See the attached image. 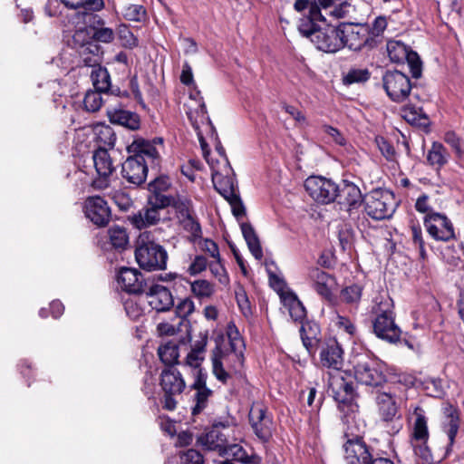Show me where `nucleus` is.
<instances>
[{"mask_svg":"<svg viewBox=\"0 0 464 464\" xmlns=\"http://www.w3.org/2000/svg\"><path fill=\"white\" fill-rule=\"evenodd\" d=\"M128 151L132 153L121 165L122 177L134 185L145 182L148 174V166H158L160 152L155 145L143 139L135 140L128 146Z\"/></svg>","mask_w":464,"mask_h":464,"instance_id":"obj_1","label":"nucleus"},{"mask_svg":"<svg viewBox=\"0 0 464 464\" xmlns=\"http://www.w3.org/2000/svg\"><path fill=\"white\" fill-rule=\"evenodd\" d=\"M372 325L374 334L388 343H397L401 330L395 323L393 302L389 296H377L371 309Z\"/></svg>","mask_w":464,"mask_h":464,"instance_id":"obj_2","label":"nucleus"},{"mask_svg":"<svg viewBox=\"0 0 464 464\" xmlns=\"http://www.w3.org/2000/svg\"><path fill=\"white\" fill-rule=\"evenodd\" d=\"M211 362L214 376L223 384H227L232 375L242 367L244 358L241 351L229 349L223 339H217Z\"/></svg>","mask_w":464,"mask_h":464,"instance_id":"obj_3","label":"nucleus"},{"mask_svg":"<svg viewBox=\"0 0 464 464\" xmlns=\"http://www.w3.org/2000/svg\"><path fill=\"white\" fill-rule=\"evenodd\" d=\"M135 259L144 270H163L167 266L168 254L162 246L153 240L151 233L145 231L137 238Z\"/></svg>","mask_w":464,"mask_h":464,"instance_id":"obj_4","label":"nucleus"},{"mask_svg":"<svg viewBox=\"0 0 464 464\" xmlns=\"http://www.w3.org/2000/svg\"><path fill=\"white\" fill-rule=\"evenodd\" d=\"M413 422L410 431V444L414 455L423 464H430L433 461L431 450L428 445L430 431L428 418L423 409L417 407L413 411Z\"/></svg>","mask_w":464,"mask_h":464,"instance_id":"obj_5","label":"nucleus"},{"mask_svg":"<svg viewBox=\"0 0 464 464\" xmlns=\"http://www.w3.org/2000/svg\"><path fill=\"white\" fill-rule=\"evenodd\" d=\"M364 210L375 220L388 219L397 208L394 194L388 189H374L364 198Z\"/></svg>","mask_w":464,"mask_h":464,"instance_id":"obj_6","label":"nucleus"},{"mask_svg":"<svg viewBox=\"0 0 464 464\" xmlns=\"http://www.w3.org/2000/svg\"><path fill=\"white\" fill-rule=\"evenodd\" d=\"M160 384L163 391V408L174 411L178 404L176 397L180 395L186 388L182 374L175 367H165L160 373Z\"/></svg>","mask_w":464,"mask_h":464,"instance_id":"obj_7","label":"nucleus"},{"mask_svg":"<svg viewBox=\"0 0 464 464\" xmlns=\"http://www.w3.org/2000/svg\"><path fill=\"white\" fill-rule=\"evenodd\" d=\"M385 365L375 359L360 360L354 366V378L362 384L378 387L386 382Z\"/></svg>","mask_w":464,"mask_h":464,"instance_id":"obj_8","label":"nucleus"},{"mask_svg":"<svg viewBox=\"0 0 464 464\" xmlns=\"http://www.w3.org/2000/svg\"><path fill=\"white\" fill-rule=\"evenodd\" d=\"M383 88L389 98L402 102L411 96L412 85L410 78L400 71H388L382 77Z\"/></svg>","mask_w":464,"mask_h":464,"instance_id":"obj_9","label":"nucleus"},{"mask_svg":"<svg viewBox=\"0 0 464 464\" xmlns=\"http://www.w3.org/2000/svg\"><path fill=\"white\" fill-rule=\"evenodd\" d=\"M304 188L309 196L320 204H329L337 198L338 185L321 176L308 177Z\"/></svg>","mask_w":464,"mask_h":464,"instance_id":"obj_10","label":"nucleus"},{"mask_svg":"<svg viewBox=\"0 0 464 464\" xmlns=\"http://www.w3.org/2000/svg\"><path fill=\"white\" fill-rule=\"evenodd\" d=\"M97 177L92 179L91 187L96 190H103L111 185V176L115 170L112 160L105 148L94 150L92 155Z\"/></svg>","mask_w":464,"mask_h":464,"instance_id":"obj_11","label":"nucleus"},{"mask_svg":"<svg viewBox=\"0 0 464 464\" xmlns=\"http://www.w3.org/2000/svg\"><path fill=\"white\" fill-rule=\"evenodd\" d=\"M387 53L393 63L407 62L411 75L418 79L421 76L422 63L416 52L408 50V47L400 41H390L387 44Z\"/></svg>","mask_w":464,"mask_h":464,"instance_id":"obj_12","label":"nucleus"},{"mask_svg":"<svg viewBox=\"0 0 464 464\" xmlns=\"http://www.w3.org/2000/svg\"><path fill=\"white\" fill-rule=\"evenodd\" d=\"M341 36L343 47L353 51H360L366 46L372 48L374 42L369 34L368 28L358 24H342Z\"/></svg>","mask_w":464,"mask_h":464,"instance_id":"obj_13","label":"nucleus"},{"mask_svg":"<svg viewBox=\"0 0 464 464\" xmlns=\"http://www.w3.org/2000/svg\"><path fill=\"white\" fill-rule=\"evenodd\" d=\"M315 47L324 53H336L343 48V42L341 36V25L334 26L327 24L317 29L314 33L313 42Z\"/></svg>","mask_w":464,"mask_h":464,"instance_id":"obj_14","label":"nucleus"},{"mask_svg":"<svg viewBox=\"0 0 464 464\" xmlns=\"http://www.w3.org/2000/svg\"><path fill=\"white\" fill-rule=\"evenodd\" d=\"M208 373L205 370H198L190 389L195 392L192 401L194 405L191 408L192 415L201 413L208 405L209 399L213 395V391L207 386Z\"/></svg>","mask_w":464,"mask_h":464,"instance_id":"obj_15","label":"nucleus"},{"mask_svg":"<svg viewBox=\"0 0 464 464\" xmlns=\"http://www.w3.org/2000/svg\"><path fill=\"white\" fill-rule=\"evenodd\" d=\"M85 216L97 227H105L111 219L108 203L100 196L88 197L83 206Z\"/></svg>","mask_w":464,"mask_h":464,"instance_id":"obj_16","label":"nucleus"},{"mask_svg":"<svg viewBox=\"0 0 464 464\" xmlns=\"http://www.w3.org/2000/svg\"><path fill=\"white\" fill-rule=\"evenodd\" d=\"M424 223L429 234L437 240L448 241L455 236L452 223L443 214L429 213Z\"/></svg>","mask_w":464,"mask_h":464,"instance_id":"obj_17","label":"nucleus"},{"mask_svg":"<svg viewBox=\"0 0 464 464\" xmlns=\"http://www.w3.org/2000/svg\"><path fill=\"white\" fill-rule=\"evenodd\" d=\"M171 188V181L168 176L160 175L155 178L148 185L150 196L148 204L155 207H169L173 202V197L166 193Z\"/></svg>","mask_w":464,"mask_h":464,"instance_id":"obj_18","label":"nucleus"},{"mask_svg":"<svg viewBox=\"0 0 464 464\" xmlns=\"http://www.w3.org/2000/svg\"><path fill=\"white\" fill-rule=\"evenodd\" d=\"M343 351L339 343L333 338L325 340L320 348V364L324 368L340 370L343 364Z\"/></svg>","mask_w":464,"mask_h":464,"instance_id":"obj_19","label":"nucleus"},{"mask_svg":"<svg viewBox=\"0 0 464 464\" xmlns=\"http://www.w3.org/2000/svg\"><path fill=\"white\" fill-rule=\"evenodd\" d=\"M343 450L344 459L348 464H369L374 457L371 448L361 438L348 440Z\"/></svg>","mask_w":464,"mask_h":464,"instance_id":"obj_20","label":"nucleus"},{"mask_svg":"<svg viewBox=\"0 0 464 464\" xmlns=\"http://www.w3.org/2000/svg\"><path fill=\"white\" fill-rule=\"evenodd\" d=\"M219 427H226L222 422L215 423L210 430L198 438V442L205 450L217 451L219 456L227 454V448L229 443L227 435L219 430Z\"/></svg>","mask_w":464,"mask_h":464,"instance_id":"obj_21","label":"nucleus"},{"mask_svg":"<svg viewBox=\"0 0 464 464\" xmlns=\"http://www.w3.org/2000/svg\"><path fill=\"white\" fill-rule=\"evenodd\" d=\"M149 305L157 312H167L174 305V298L170 290L159 284L150 285L146 291Z\"/></svg>","mask_w":464,"mask_h":464,"instance_id":"obj_22","label":"nucleus"},{"mask_svg":"<svg viewBox=\"0 0 464 464\" xmlns=\"http://www.w3.org/2000/svg\"><path fill=\"white\" fill-rule=\"evenodd\" d=\"M249 421L256 436L263 442H267L273 435L272 419L266 415L262 407H252L249 412Z\"/></svg>","mask_w":464,"mask_h":464,"instance_id":"obj_23","label":"nucleus"},{"mask_svg":"<svg viewBox=\"0 0 464 464\" xmlns=\"http://www.w3.org/2000/svg\"><path fill=\"white\" fill-rule=\"evenodd\" d=\"M308 276L313 282V286L316 293L322 297L330 300L333 295V290L336 285L334 277L318 267H312L309 270Z\"/></svg>","mask_w":464,"mask_h":464,"instance_id":"obj_24","label":"nucleus"},{"mask_svg":"<svg viewBox=\"0 0 464 464\" xmlns=\"http://www.w3.org/2000/svg\"><path fill=\"white\" fill-rule=\"evenodd\" d=\"M118 282L121 288L130 294H140L144 290V277L135 268L122 267L120 270Z\"/></svg>","mask_w":464,"mask_h":464,"instance_id":"obj_25","label":"nucleus"},{"mask_svg":"<svg viewBox=\"0 0 464 464\" xmlns=\"http://www.w3.org/2000/svg\"><path fill=\"white\" fill-rule=\"evenodd\" d=\"M340 205L346 207L347 211L357 208L362 203V193L360 188L352 182L343 181L338 185L337 198L335 199Z\"/></svg>","mask_w":464,"mask_h":464,"instance_id":"obj_26","label":"nucleus"},{"mask_svg":"<svg viewBox=\"0 0 464 464\" xmlns=\"http://www.w3.org/2000/svg\"><path fill=\"white\" fill-rule=\"evenodd\" d=\"M375 401L382 420L390 422L400 418L398 405L391 392H377Z\"/></svg>","mask_w":464,"mask_h":464,"instance_id":"obj_27","label":"nucleus"},{"mask_svg":"<svg viewBox=\"0 0 464 464\" xmlns=\"http://www.w3.org/2000/svg\"><path fill=\"white\" fill-rule=\"evenodd\" d=\"M84 24L93 29L92 39L97 43H111L114 39V32L109 27H103L104 21L97 14L92 13L84 14Z\"/></svg>","mask_w":464,"mask_h":464,"instance_id":"obj_28","label":"nucleus"},{"mask_svg":"<svg viewBox=\"0 0 464 464\" xmlns=\"http://www.w3.org/2000/svg\"><path fill=\"white\" fill-rule=\"evenodd\" d=\"M443 414L445 420L442 428L448 435L450 440L449 446L451 447L455 442V438L459 428V413L456 407L447 402L443 406Z\"/></svg>","mask_w":464,"mask_h":464,"instance_id":"obj_29","label":"nucleus"},{"mask_svg":"<svg viewBox=\"0 0 464 464\" xmlns=\"http://www.w3.org/2000/svg\"><path fill=\"white\" fill-rule=\"evenodd\" d=\"M317 21H324L319 7L316 5H311L309 15L300 19L298 30L300 34L313 42L314 33L320 27L315 24Z\"/></svg>","mask_w":464,"mask_h":464,"instance_id":"obj_30","label":"nucleus"},{"mask_svg":"<svg viewBox=\"0 0 464 464\" xmlns=\"http://www.w3.org/2000/svg\"><path fill=\"white\" fill-rule=\"evenodd\" d=\"M107 115L111 123L124 126L132 130L140 128V117L131 111L112 108L107 111Z\"/></svg>","mask_w":464,"mask_h":464,"instance_id":"obj_31","label":"nucleus"},{"mask_svg":"<svg viewBox=\"0 0 464 464\" xmlns=\"http://www.w3.org/2000/svg\"><path fill=\"white\" fill-rule=\"evenodd\" d=\"M166 207H155L149 204V208L133 215L130 218L131 224L139 229L152 226L160 219L159 210Z\"/></svg>","mask_w":464,"mask_h":464,"instance_id":"obj_32","label":"nucleus"},{"mask_svg":"<svg viewBox=\"0 0 464 464\" xmlns=\"http://www.w3.org/2000/svg\"><path fill=\"white\" fill-rule=\"evenodd\" d=\"M281 299L284 305L288 309L291 318L295 322L304 323L306 316V310L295 294L290 291L283 293Z\"/></svg>","mask_w":464,"mask_h":464,"instance_id":"obj_33","label":"nucleus"},{"mask_svg":"<svg viewBox=\"0 0 464 464\" xmlns=\"http://www.w3.org/2000/svg\"><path fill=\"white\" fill-rule=\"evenodd\" d=\"M215 189L226 199L228 200L238 194L237 187L232 176H224L221 173H215L212 176Z\"/></svg>","mask_w":464,"mask_h":464,"instance_id":"obj_34","label":"nucleus"},{"mask_svg":"<svg viewBox=\"0 0 464 464\" xmlns=\"http://www.w3.org/2000/svg\"><path fill=\"white\" fill-rule=\"evenodd\" d=\"M334 400L340 404H349L353 398V384L347 382L343 377L334 379L330 383Z\"/></svg>","mask_w":464,"mask_h":464,"instance_id":"obj_35","label":"nucleus"},{"mask_svg":"<svg viewBox=\"0 0 464 464\" xmlns=\"http://www.w3.org/2000/svg\"><path fill=\"white\" fill-rule=\"evenodd\" d=\"M300 334L304 347L311 352L320 341L321 330L317 323L306 321L302 323Z\"/></svg>","mask_w":464,"mask_h":464,"instance_id":"obj_36","label":"nucleus"},{"mask_svg":"<svg viewBox=\"0 0 464 464\" xmlns=\"http://www.w3.org/2000/svg\"><path fill=\"white\" fill-rule=\"evenodd\" d=\"M240 227L249 251L256 259L261 260L263 257V250L254 227L247 222H242L240 224Z\"/></svg>","mask_w":464,"mask_h":464,"instance_id":"obj_37","label":"nucleus"},{"mask_svg":"<svg viewBox=\"0 0 464 464\" xmlns=\"http://www.w3.org/2000/svg\"><path fill=\"white\" fill-rule=\"evenodd\" d=\"M158 354L166 367H174V364L179 363V343L167 342L158 348Z\"/></svg>","mask_w":464,"mask_h":464,"instance_id":"obj_38","label":"nucleus"},{"mask_svg":"<svg viewBox=\"0 0 464 464\" xmlns=\"http://www.w3.org/2000/svg\"><path fill=\"white\" fill-rule=\"evenodd\" d=\"M92 85L95 91L107 93L111 89V76L106 68L98 65L91 72Z\"/></svg>","mask_w":464,"mask_h":464,"instance_id":"obj_39","label":"nucleus"},{"mask_svg":"<svg viewBox=\"0 0 464 464\" xmlns=\"http://www.w3.org/2000/svg\"><path fill=\"white\" fill-rule=\"evenodd\" d=\"M449 153L446 148L440 142H433L427 154V161L430 165L440 169L448 162Z\"/></svg>","mask_w":464,"mask_h":464,"instance_id":"obj_40","label":"nucleus"},{"mask_svg":"<svg viewBox=\"0 0 464 464\" xmlns=\"http://www.w3.org/2000/svg\"><path fill=\"white\" fill-rule=\"evenodd\" d=\"M95 140L98 149L113 148L116 141V135L113 129L109 125H99L95 128Z\"/></svg>","mask_w":464,"mask_h":464,"instance_id":"obj_41","label":"nucleus"},{"mask_svg":"<svg viewBox=\"0 0 464 464\" xmlns=\"http://www.w3.org/2000/svg\"><path fill=\"white\" fill-rule=\"evenodd\" d=\"M227 454L232 457V461H237L240 464H248L256 462L259 459V455L256 453L248 454L246 449L236 443L229 444L227 448Z\"/></svg>","mask_w":464,"mask_h":464,"instance_id":"obj_42","label":"nucleus"},{"mask_svg":"<svg viewBox=\"0 0 464 464\" xmlns=\"http://www.w3.org/2000/svg\"><path fill=\"white\" fill-rule=\"evenodd\" d=\"M107 233L112 247L122 250L128 245L129 237L123 227L114 225L108 229Z\"/></svg>","mask_w":464,"mask_h":464,"instance_id":"obj_43","label":"nucleus"},{"mask_svg":"<svg viewBox=\"0 0 464 464\" xmlns=\"http://www.w3.org/2000/svg\"><path fill=\"white\" fill-rule=\"evenodd\" d=\"M192 294L200 299L210 297L215 291L214 285L205 279L195 280L190 283Z\"/></svg>","mask_w":464,"mask_h":464,"instance_id":"obj_44","label":"nucleus"},{"mask_svg":"<svg viewBox=\"0 0 464 464\" xmlns=\"http://www.w3.org/2000/svg\"><path fill=\"white\" fill-rule=\"evenodd\" d=\"M401 116L410 123L417 124L425 119L422 108L416 104H406L401 109Z\"/></svg>","mask_w":464,"mask_h":464,"instance_id":"obj_45","label":"nucleus"},{"mask_svg":"<svg viewBox=\"0 0 464 464\" xmlns=\"http://www.w3.org/2000/svg\"><path fill=\"white\" fill-rule=\"evenodd\" d=\"M102 93L98 91H89L86 92L83 99V105L87 111H98L103 102Z\"/></svg>","mask_w":464,"mask_h":464,"instance_id":"obj_46","label":"nucleus"},{"mask_svg":"<svg viewBox=\"0 0 464 464\" xmlns=\"http://www.w3.org/2000/svg\"><path fill=\"white\" fill-rule=\"evenodd\" d=\"M362 287L354 284L343 288L341 292V298L347 304H358L362 297Z\"/></svg>","mask_w":464,"mask_h":464,"instance_id":"obj_47","label":"nucleus"},{"mask_svg":"<svg viewBox=\"0 0 464 464\" xmlns=\"http://www.w3.org/2000/svg\"><path fill=\"white\" fill-rule=\"evenodd\" d=\"M208 267L213 276H215L220 284L227 285L229 283L228 275L221 263L220 257L208 263Z\"/></svg>","mask_w":464,"mask_h":464,"instance_id":"obj_48","label":"nucleus"},{"mask_svg":"<svg viewBox=\"0 0 464 464\" xmlns=\"http://www.w3.org/2000/svg\"><path fill=\"white\" fill-rule=\"evenodd\" d=\"M122 15L129 21L141 22L146 17V10L140 5H129L124 7Z\"/></svg>","mask_w":464,"mask_h":464,"instance_id":"obj_49","label":"nucleus"},{"mask_svg":"<svg viewBox=\"0 0 464 464\" xmlns=\"http://www.w3.org/2000/svg\"><path fill=\"white\" fill-rule=\"evenodd\" d=\"M170 206H173V208L176 209L179 219L193 214L191 209V202L186 198H176L173 197V202H171Z\"/></svg>","mask_w":464,"mask_h":464,"instance_id":"obj_50","label":"nucleus"},{"mask_svg":"<svg viewBox=\"0 0 464 464\" xmlns=\"http://www.w3.org/2000/svg\"><path fill=\"white\" fill-rule=\"evenodd\" d=\"M179 220L182 227L189 232L194 237H199L201 235V227L198 220L195 218L194 214L184 217Z\"/></svg>","mask_w":464,"mask_h":464,"instance_id":"obj_51","label":"nucleus"},{"mask_svg":"<svg viewBox=\"0 0 464 464\" xmlns=\"http://www.w3.org/2000/svg\"><path fill=\"white\" fill-rule=\"evenodd\" d=\"M370 78V72L367 69H351L344 76V82L352 84L355 82H363Z\"/></svg>","mask_w":464,"mask_h":464,"instance_id":"obj_52","label":"nucleus"},{"mask_svg":"<svg viewBox=\"0 0 464 464\" xmlns=\"http://www.w3.org/2000/svg\"><path fill=\"white\" fill-rule=\"evenodd\" d=\"M118 34H119V38L121 42V44L124 47L133 48L138 45L137 38L130 31L128 26H126L124 24L120 25V27L118 29Z\"/></svg>","mask_w":464,"mask_h":464,"instance_id":"obj_53","label":"nucleus"},{"mask_svg":"<svg viewBox=\"0 0 464 464\" xmlns=\"http://www.w3.org/2000/svg\"><path fill=\"white\" fill-rule=\"evenodd\" d=\"M205 360V355L198 354V353H194L190 351L186 357V365L191 367L192 374L194 379L196 378L197 372L198 370H203L201 368V363Z\"/></svg>","mask_w":464,"mask_h":464,"instance_id":"obj_54","label":"nucleus"},{"mask_svg":"<svg viewBox=\"0 0 464 464\" xmlns=\"http://www.w3.org/2000/svg\"><path fill=\"white\" fill-rule=\"evenodd\" d=\"M124 309L127 315L131 320H138L143 314L141 306L132 298H129L124 303Z\"/></svg>","mask_w":464,"mask_h":464,"instance_id":"obj_55","label":"nucleus"},{"mask_svg":"<svg viewBox=\"0 0 464 464\" xmlns=\"http://www.w3.org/2000/svg\"><path fill=\"white\" fill-rule=\"evenodd\" d=\"M181 464H203V456L196 450L189 449L180 454Z\"/></svg>","mask_w":464,"mask_h":464,"instance_id":"obj_56","label":"nucleus"},{"mask_svg":"<svg viewBox=\"0 0 464 464\" xmlns=\"http://www.w3.org/2000/svg\"><path fill=\"white\" fill-rule=\"evenodd\" d=\"M194 302L190 298H184L177 304L176 314L180 318H186L194 312Z\"/></svg>","mask_w":464,"mask_h":464,"instance_id":"obj_57","label":"nucleus"},{"mask_svg":"<svg viewBox=\"0 0 464 464\" xmlns=\"http://www.w3.org/2000/svg\"><path fill=\"white\" fill-rule=\"evenodd\" d=\"M207 266H208L207 258L203 256H196L194 260L189 265L188 272L191 276H196L204 271Z\"/></svg>","mask_w":464,"mask_h":464,"instance_id":"obj_58","label":"nucleus"},{"mask_svg":"<svg viewBox=\"0 0 464 464\" xmlns=\"http://www.w3.org/2000/svg\"><path fill=\"white\" fill-rule=\"evenodd\" d=\"M426 390L430 396L440 397L444 393L442 382L440 379H429L426 381Z\"/></svg>","mask_w":464,"mask_h":464,"instance_id":"obj_59","label":"nucleus"},{"mask_svg":"<svg viewBox=\"0 0 464 464\" xmlns=\"http://www.w3.org/2000/svg\"><path fill=\"white\" fill-rule=\"evenodd\" d=\"M231 206L233 215L237 218H241L246 215V208L240 199L239 194L235 195L227 200Z\"/></svg>","mask_w":464,"mask_h":464,"instance_id":"obj_60","label":"nucleus"},{"mask_svg":"<svg viewBox=\"0 0 464 464\" xmlns=\"http://www.w3.org/2000/svg\"><path fill=\"white\" fill-rule=\"evenodd\" d=\"M444 140L456 151V153L459 156H460L462 154V152H463L462 142L455 132H453V131L446 132L445 136H444Z\"/></svg>","mask_w":464,"mask_h":464,"instance_id":"obj_61","label":"nucleus"},{"mask_svg":"<svg viewBox=\"0 0 464 464\" xmlns=\"http://www.w3.org/2000/svg\"><path fill=\"white\" fill-rule=\"evenodd\" d=\"M100 45L93 39H88L85 44H81V48L78 49V53L80 55H98L100 53Z\"/></svg>","mask_w":464,"mask_h":464,"instance_id":"obj_62","label":"nucleus"},{"mask_svg":"<svg viewBox=\"0 0 464 464\" xmlns=\"http://www.w3.org/2000/svg\"><path fill=\"white\" fill-rule=\"evenodd\" d=\"M227 337L229 339V349L237 350V346L242 343L239 332L235 325H228Z\"/></svg>","mask_w":464,"mask_h":464,"instance_id":"obj_63","label":"nucleus"},{"mask_svg":"<svg viewBox=\"0 0 464 464\" xmlns=\"http://www.w3.org/2000/svg\"><path fill=\"white\" fill-rule=\"evenodd\" d=\"M378 146H379V149H380L382 154L388 160H394L395 150L390 142H388L385 139L381 138L380 140H378Z\"/></svg>","mask_w":464,"mask_h":464,"instance_id":"obj_64","label":"nucleus"}]
</instances>
